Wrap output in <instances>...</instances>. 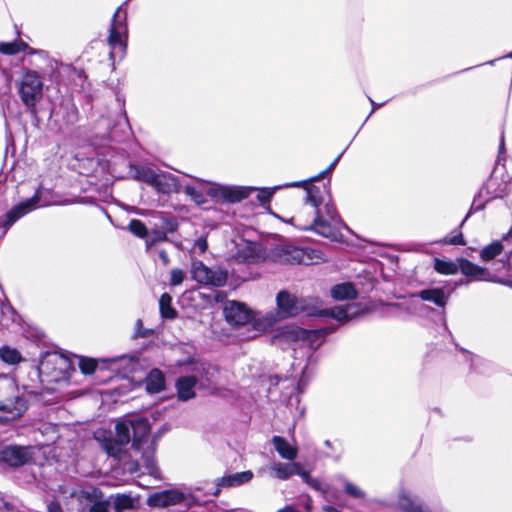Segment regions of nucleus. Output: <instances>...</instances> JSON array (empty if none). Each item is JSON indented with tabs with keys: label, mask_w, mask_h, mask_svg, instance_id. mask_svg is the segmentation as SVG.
I'll return each instance as SVG.
<instances>
[{
	"label": "nucleus",
	"mask_w": 512,
	"mask_h": 512,
	"mask_svg": "<svg viewBox=\"0 0 512 512\" xmlns=\"http://www.w3.org/2000/svg\"><path fill=\"white\" fill-rule=\"evenodd\" d=\"M301 182L306 190L305 202L295 215L288 219L281 218L282 221L302 231H313L332 241L340 240L343 223L326 185L318 187L307 181Z\"/></svg>",
	"instance_id": "nucleus-1"
},
{
	"label": "nucleus",
	"mask_w": 512,
	"mask_h": 512,
	"mask_svg": "<svg viewBox=\"0 0 512 512\" xmlns=\"http://www.w3.org/2000/svg\"><path fill=\"white\" fill-rule=\"evenodd\" d=\"M150 431V425L145 418L119 421L115 425V436L112 432L99 429L94 433V439L101 448L110 456L118 457L132 440V447L140 450Z\"/></svg>",
	"instance_id": "nucleus-2"
},
{
	"label": "nucleus",
	"mask_w": 512,
	"mask_h": 512,
	"mask_svg": "<svg viewBox=\"0 0 512 512\" xmlns=\"http://www.w3.org/2000/svg\"><path fill=\"white\" fill-rule=\"evenodd\" d=\"M252 186H231L195 178L194 184H187L184 192L197 205L206 203V196L217 202L237 203L250 196Z\"/></svg>",
	"instance_id": "nucleus-3"
},
{
	"label": "nucleus",
	"mask_w": 512,
	"mask_h": 512,
	"mask_svg": "<svg viewBox=\"0 0 512 512\" xmlns=\"http://www.w3.org/2000/svg\"><path fill=\"white\" fill-rule=\"evenodd\" d=\"M276 311H270L255 319L258 332L272 327L276 322L294 317L307 310L306 300L298 298L287 290H281L276 296Z\"/></svg>",
	"instance_id": "nucleus-4"
},
{
	"label": "nucleus",
	"mask_w": 512,
	"mask_h": 512,
	"mask_svg": "<svg viewBox=\"0 0 512 512\" xmlns=\"http://www.w3.org/2000/svg\"><path fill=\"white\" fill-rule=\"evenodd\" d=\"M130 173L133 179L146 183L157 193L169 195L181 190L178 178L169 172L154 170L146 165H131Z\"/></svg>",
	"instance_id": "nucleus-5"
},
{
	"label": "nucleus",
	"mask_w": 512,
	"mask_h": 512,
	"mask_svg": "<svg viewBox=\"0 0 512 512\" xmlns=\"http://www.w3.org/2000/svg\"><path fill=\"white\" fill-rule=\"evenodd\" d=\"M269 257L281 264L312 265L325 260L319 250L309 247L301 248L290 244L276 245L271 250Z\"/></svg>",
	"instance_id": "nucleus-6"
},
{
	"label": "nucleus",
	"mask_w": 512,
	"mask_h": 512,
	"mask_svg": "<svg viewBox=\"0 0 512 512\" xmlns=\"http://www.w3.org/2000/svg\"><path fill=\"white\" fill-rule=\"evenodd\" d=\"M16 86L22 103L30 112L35 113L36 104L43 97L44 83L40 74L33 70H26Z\"/></svg>",
	"instance_id": "nucleus-7"
},
{
	"label": "nucleus",
	"mask_w": 512,
	"mask_h": 512,
	"mask_svg": "<svg viewBox=\"0 0 512 512\" xmlns=\"http://www.w3.org/2000/svg\"><path fill=\"white\" fill-rule=\"evenodd\" d=\"M126 18V11L122 6H119L113 15L110 34L108 37V44L110 47L109 56L113 61L115 59L121 60L126 53L128 32Z\"/></svg>",
	"instance_id": "nucleus-8"
},
{
	"label": "nucleus",
	"mask_w": 512,
	"mask_h": 512,
	"mask_svg": "<svg viewBox=\"0 0 512 512\" xmlns=\"http://www.w3.org/2000/svg\"><path fill=\"white\" fill-rule=\"evenodd\" d=\"M39 369L54 381L69 377L72 368L70 359L59 352H47L41 360Z\"/></svg>",
	"instance_id": "nucleus-9"
},
{
	"label": "nucleus",
	"mask_w": 512,
	"mask_h": 512,
	"mask_svg": "<svg viewBox=\"0 0 512 512\" xmlns=\"http://www.w3.org/2000/svg\"><path fill=\"white\" fill-rule=\"evenodd\" d=\"M192 278L200 284L222 287L226 284L228 273L220 267L210 268L202 261L192 259L191 262Z\"/></svg>",
	"instance_id": "nucleus-10"
},
{
	"label": "nucleus",
	"mask_w": 512,
	"mask_h": 512,
	"mask_svg": "<svg viewBox=\"0 0 512 512\" xmlns=\"http://www.w3.org/2000/svg\"><path fill=\"white\" fill-rule=\"evenodd\" d=\"M147 503L151 507H168L180 503L188 506L195 504V498L177 489L163 490L149 496Z\"/></svg>",
	"instance_id": "nucleus-11"
},
{
	"label": "nucleus",
	"mask_w": 512,
	"mask_h": 512,
	"mask_svg": "<svg viewBox=\"0 0 512 512\" xmlns=\"http://www.w3.org/2000/svg\"><path fill=\"white\" fill-rule=\"evenodd\" d=\"M40 191L37 190L34 196L19 203L10 209L0 218V228H3L1 236L5 235L7 230L20 218L33 211L40 203Z\"/></svg>",
	"instance_id": "nucleus-12"
},
{
	"label": "nucleus",
	"mask_w": 512,
	"mask_h": 512,
	"mask_svg": "<svg viewBox=\"0 0 512 512\" xmlns=\"http://www.w3.org/2000/svg\"><path fill=\"white\" fill-rule=\"evenodd\" d=\"M195 371L197 372L196 374L182 376L176 382L178 398L181 401H187L195 397L194 388L198 382H210L208 377L209 371L205 370L203 364L196 368Z\"/></svg>",
	"instance_id": "nucleus-13"
},
{
	"label": "nucleus",
	"mask_w": 512,
	"mask_h": 512,
	"mask_svg": "<svg viewBox=\"0 0 512 512\" xmlns=\"http://www.w3.org/2000/svg\"><path fill=\"white\" fill-rule=\"evenodd\" d=\"M235 248L236 251L232 255V259L236 263L255 264L265 259L262 246L258 243L241 239L235 243Z\"/></svg>",
	"instance_id": "nucleus-14"
},
{
	"label": "nucleus",
	"mask_w": 512,
	"mask_h": 512,
	"mask_svg": "<svg viewBox=\"0 0 512 512\" xmlns=\"http://www.w3.org/2000/svg\"><path fill=\"white\" fill-rule=\"evenodd\" d=\"M224 315L227 322L235 326H241L252 322L253 327L257 330L255 319L261 317L263 314H253L245 304L230 301L224 308Z\"/></svg>",
	"instance_id": "nucleus-15"
},
{
	"label": "nucleus",
	"mask_w": 512,
	"mask_h": 512,
	"mask_svg": "<svg viewBox=\"0 0 512 512\" xmlns=\"http://www.w3.org/2000/svg\"><path fill=\"white\" fill-rule=\"evenodd\" d=\"M32 459L29 447L8 445L0 450V462L11 467H20Z\"/></svg>",
	"instance_id": "nucleus-16"
},
{
	"label": "nucleus",
	"mask_w": 512,
	"mask_h": 512,
	"mask_svg": "<svg viewBox=\"0 0 512 512\" xmlns=\"http://www.w3.org/2000/svg\"><path fill=\"white\" fill-rule=\"evenodd\" d=\"M329 332L330 329L328 328L321 330H305L298 327H286L283 332V337L293 342L303 341L308 343L312 348H317L321 342L314 344V340L319 339Z\"/></svg>",
	"instance_id": "nucleus-17"
},
{
	"label": "nucleus",
	"mask_w": 512,
	"mask_h": 512,
	"mask_svg": "<svg viewBox=\"0 0 512 512\" xmlns=\"http://www.w3.org/2000/svg\"><path fill=\"white\" fill-rule=\"evenodd\" d=\"M363 309L359 304L352 303L346 305H337L331 308L322 309L319 315L336 319L340 323H345L355 319L363 313Z\"/></svg>",
	"instance_id": "nucleus-18"
},
{
	"label": "nucleus",
	"mask_w": 512,
	"mask_h": 512,
	"mask_svg": "<svg viewBox=\"0 0 512 512\" xmlns=\"http://www.w3.org/2000/svg\"><path fill=\"white\" fill-rule=\"evenodd\" d=\"M27 410V404L23 397H14L0 401V422L6 423L13 421L24 414Z\"/></svg>",
	"instance_id": "nucleus-19"
},
{
	"label": "nucleus",
	"mask_w": 512,
	"mask_h": 512,
	"mask_svg": "<svg viewBox=\"0 0 512 512\" xmlns=\"http://www.w3.org/2000/svg\"><path fill=\"white\" fill-rule=\"evenodd\" d=\"M252 477L253 473L251 471H243L217 478L214 483L215 488L211 491H208V493L212 494L213 496H218L222 487L240 486L249 482Z\"/></svg>",
	"instance_id": "nucleus-20"
},
{
	"label": "nucleus",
	"mask_w": 512,
	"mask_h": 512,
	"mask_svg": "<svg viewBox=\"0 0 512 512\" xmlns=\"http://www.w3.org/2000/svg\"><path fill=\"white\" fill-rule=\"evenodd\" d=\"M459 270L462 274L473 280L478 281H492L490 274L481 266H478L467 259L459 260Z\"/></svg>",
	"instance_id": "nucleus-21"
},
{
	"label": "nucleus",
	"mask_w": 512,
	"mask_h": 512,
	"mask_svg": "<svg viewBox=\"0 0 512 512\" xmlns=\"http://www.w3.org/2000/svg\"><path fill=\"white\" fill-rule=\"evenodd\" d=\"M412 296L418 297L426 302H431L441 308L445 307L448 302V295L442 288L424 289L413 294Z\"/></svg>",
	"instance_id": "nucleus-22"
},
{
	"label": "nucleus",
	"mask_w": 512,
	"mask_h": 512,
	"mask_svg": "<svg viewBox=\"0 0 512 512\" xmlns=\"http://www.w3.org/2000/svg\"><path fill=\"white\" fill-rule=\"evenodd\" d=\"M299 463L292 462V463H283V462H273L269 466V470L271 471V476L286 480L292 475L296 474L298 472Z\"/></svg>",
	"instance_id": "nucleus-23"
},
{
	"label": "nucleus",
	"mask_w": 512,
	"mask_h": 512,
	"mask_svg": "<svg viewBox=\"0 0 512 512\" xmlns=\"http://www.w3.org/2000/svg\"><path fill=\"white\" fill-rule=\"evenodd\" d=\"M272 443L278 454L286 460L293 461L297 457V448L281 436H273Z\"/></svg>",
	"instance_id": "nucleus-24"
},
{
	"label": "nucleus",
	"mask_w": 512,
	"mask_h": 512,
	"mask_svg": "<svg viewBox=\"0 0 512 512\" xmlns=\"http://www.w3.org/2000/svg\"><path fill=\"white\" fill-rule=\"evenodd\" d=\"M145 384L148 393H159L165 388L164 374L159 369H152L146 377Z\"/></svg>",
	"instance_id": "nucleus-25"
},
{
	"label": "nucleus",
	"mask_w": 512,
	"mask_h": 512,
	"mask_svg": "<svg viewBox=\"0 0 512 512\" xmlns=\"http://www.w3.org/2000/svg\"><path fill=\"white\" fill-rule=\"evenodd\" d=\"M357 294L355 286L350 282L337 284L331 289V296L339 301L354 299Z\"/></svg>",
	"instance_id": "nucleus-26"
},
{
	"label": "nucleus",
	"mask_w": 512,
	"mask_h": 512,
	"mask_svg": "<svg viewBox=\"0 0 512 512\" xmlns=\"http://www.w3.org/2000/svg\"><path fill=\"white\" fill-rule=\"evenodd\" d=\"M302 182H292L287 183L281 186H275L273 188H262L257 189L256 187H253L254 189L251 190L250 194L253 191H258L257 199L262 205H266L271 201V198L273 197L274 193L278 189L287 188V187H301Z\"/></svg>",
	"instance_id": "nucleus-27"
},
{
	"label": "nucleus",
	"mask_w": 512,
	"mask_h": 512,
	"mask_svg": "<svg viewBox=\"0 0 512 512\" xmlns=\"http://www.w3.org/2000/svg\"><path fill=\"white\" fill-rule=\"evenodd\" d=\"M398 505L404 512H429L427 509L423 508L417 498L405 493L399 496Z\"/></svg>",
	"instance_id": "nucleus-28"
},
{
	"label": "nucleus",
	"mask_w": 512,
	"mask_h": 512,
	"mask_svg": "<svg viewBox=\"0 0 512 512\" xmlns=\"http://www.w3.org/2000/svg\"><path fill=\"white\" fill-rule=\"evenodd\" d=\"M504 250V245L501 241H494L491 244L485 246L481 252L480 257L483 261H490L496 256L500 255Z\"/></svg>",
	"instance_id": "nucleus-29"
},
{
	"label": "nucleus",
	"mask_w": 512,
	"mask_h": 512,
	"mask_svg": "<svg viewBox=\"0 0 512 512\" xmlns=\"http://www.w3.org/2000/svg\"><path fill=\"white\" fill-rule=\"evenodd\" d=\"M27 47L28 45L22 40L0 42V53L5 55H15L21 51L26 50Z\"/></svg>",
	"instance_id": "nucleus-30"
},
{
	"label": "nucleus",
	"mask_w": 512,
	"mask_h": 512,
	"mask_svg": "<svg viewBox=\"0 0 512 512\" xmlns=\"http://www.w3.org/2000/svg\"><path fill=\"white\" fill-rule=\"evenodd\" d=\"M434 269L444 275H454L459 270V265L454 263L453 261L435 259L434 260Z\"/></svg>",
	"instance_id": "nucleus-31"
},
{
	"label": "nucleus",
	"mask_w": 512,
	"mask_h": 512,
	"mask_svg": "<svg viewBox=\"0 0 512 512\" xmlns=\"http://www.w3.org/2000/svg\"><path fill=\"white\" fill-rule=\"evenodd\" d=\"M0 358L7 364H17L22 360L18 350L10 348L9 346H3L0 348Z\"/></svg>",
	"instance_id": "nucleus-32"
},
{
	"label": "nucleus",
	"mask_w": 512,
	"mask_h": 512,
	"mask_svg": "<svg viewBox=\"0 0 512 512\" xmlns=\"http://www.w3.org/2000/svg\"><path fill=\"white\" fill-rule=\"evenodd\" d=\"M172 298L169 294H162L159 300L160 312L162 317L173 319L176 316L175 310L171 306Z\"/></svg>",
	"instance_id": "nucleus-33"
},
{
	"label": "nucleus",
	"mask_w": 512,
	"mask_h": 512,
	"mask_svg": "<svg viewBox=\"0 0 512 512\" xmlns=\"http://www.w3.org/2000/svg\"><path fill=\"white\" fill-rule=\"evenodd\" d=\"M128 230L139 238H145L148 234L147 227L145 224L138 220V219H132L128 224Z\"/></svg>",
	"instance_id": "nucleus-34"
},
{
	"label": "nucleus",
	"mask_w": 512,
	"mask_h": 512,
	"mask_svg": "<svg viewBox=\"0 0 512 512\" xmlns=\"http://www.w3.org/2000/svg\"><path fill=\"white\" fill-rule=\"evenodd\" d=\"M133 499L127 495H118L114 500V508L116 512H123L126 509L133 508Z\"/></svg>",
	"instance_id": "nucleus-35"
},
{
	"label": "nucleus",
	"mask_w": 512,
	"mask_h": 512,
	"mask_svg": "<svg viewBox=\"0 0 512 512\" xmlns=\"http://www.w3.org/2000/svg\"><path fill=\"white\" fill-rule=\"evenodd\" d=\"M141 461L145 466L147 472L151 475L156 476L158 469L153 454L151 452L143 454L141 457Z\"/></svg>",
	"instance_id": "nucleus-36"
},
{
	"label": "nucleus",
	"mask_w": 512,
	"mask_h": 512,
	"mask_svg": "<svg viewBox=\"0 0 512 512\" xmlns=\"http://www.w3.org/2000/svg\"><path fill=\"white\" fill-rule=\"evenodd\" d=\"M344 488L345 492L353 498L361 499L365 497V492L348 480H344Z\"/></svg>",
	"instance_id": "nucleus-37"
},
{
	"label": "nucleus",
	"mask_w": 512,
	"mask_h": 512,
	"mask_svg": "<svg viewBox=\"0 0 512 512\" xmlns=\"http://www.w3.org/2000/svg\"><path fill=\"white\" fill-rule=\"evenodd\" d=\"M97 363L93 359L80 358L79 367L84 374H92L96 369Z\"/></svg>",
	"instance_id": "nucleus-38"
},
{
	"label": "nucleus",
	"mask_w": 512,
	"mask_h": 512,
	"mask_svg": "<svg viewBox=\"0 0 512 512\" xmlns=\"http://www.w3.org/2000/svg\"><path fill=\"white\" fill-rule=\"evenodd\" d=\"M186 277V274L183 270L174 268L170 272V285L178 286L180 285Z\"/></svg>",
	"instance_id": "nucleus-39"
},
{
	"label": "nucleus",
	"mask_w": 512,
	"mask_h": 512,
	"mask_svg": "<svg viewBox=\"0 0 512 512\" xmlns=\"http://www.w3.org/2000/svg\"><path fill=\"white\" fill-rule=\"evenodd\" d=\"M109 502L105 500L95 501L88 508V512H108L109 510Z\"/></svg>",
	"instance_id": "nucleus-40"
},
{
	"label": "nucleus",
	"mask_w": 512,
	"mask_h": 512,
	"mask_svg": "<svg viewBox=\"0 0 512 512\" xmlns=\"http://www.w3.org/2000/svg\"><path fill=\"white\" fill-rule=\"evenodd\" d=\"M341 156H342V154H340V155H339V156H338V157H337V158H336V159H335V160H334V161L329 165V167H328L326 170L322 171L319 175H317L316 177L311 178V179H310L309 181H307V182H308L309 184H311L310 182L320 180V179L324 178V177H325V175H327V174L331 173V172L334 170L335 166L337 165L338 161L340 160Z\"/></svg>",
	"instance_id": "nucleus-41"
},
{
	"label": "nucleus",
	"mask_w": 512,
	"mask_h": 512,
	"mask_svg": "<svg viewBox=\"0 0 512 512\" xmlns=\"http://www.w3.org/2000/svg\"><path fill=\"white\" fill-rule=\"evenodd\" d=\"M97 129L99 130V133L102 134V136H106L109 134L110 131V120L107 118H102L97 123Z\"/></svg>",
	"instance_id": "nucleus-42"
},
{
	"label": "nucleus",
	"mask_w": 512,
	"mask_h": 512,
	"mask_svg": "<svg viewBox=\"0 0 512 512\" xmlns=\"http://www.w3.org/2000/svg\"><path fill=\"white\" fill-rule=\"evenodd\" d=\"M194 250H198L199 253H204L208 248V243L205 237H199L194 242Z\"/></svg>",
	"instance_id": "nucleus-43"
},
{
	"label": "nucleus",
	"mask_w": 512,
	"mask_h": 512,
	"mask_svg": "<svg viewBox=\"0 0 512 512\" xmlns=\"http://www.w3.org/2000/svg\"><path fill=\"white\" fill-rule=\"evenodd\" d=\"M309 486H311L312 488L316 489V490H319V491H323L325 492V488L322 484V482L318 479H315V478H311V480H309V483H308Z\"/></svg>",
	"instance_id": "nucleus-44"
},
{
	"label": "nucleus",
	"mask_w": 512,
	"mask_h": 512,
	"mask_svg": "<svg viewBox=\"0 0 512 512\" xmlns=\"http://www.w3.org/2000/svg\"><path fill=\"white\" fill-rule=\"evenodd\" d=\"M449 243H450V244H453V245H464V244H465V241H464V238H463L462 233H458V234L454 235V236L449 240Z\"/></svg>",
	"instance_id": "nucleus-45"
},
{
	"label": "nucleus",
	"mask_w": 512,
	"mask_h": 512,
	"mask_svg": "<svg viewBox=\"0 0 512 512\" xmlns=\"http://www.w3.org/2000/svg\"><path fill=\"white\" fill-rule=\"evenodd\" d=\"M295 475H299L307 484L309 483V480H311V478H312L307 471H304L302 469L300 464H299L298 472H296Z\"/></svg>",
	"instance_id": "nucleus-46"
},
{
	"label": "nucleus",
	"mask_w": 512,
	"mask_h": 512,
	"mask_svg": "<svg viewBox=\"0 0 512 512\" xmlns=\"http://www.w3.org/2000/svg\"><path fill=\"white\" fill-rule=\"evenodd\" d=\"M47 511L48 512H63L60 504L58 502H54V501L49 503V505L47 506Z\"/></svg>",
	"instance_id": "nucleus-47"
},
{
	"label": "nucleus",
	"mask_w": 512,
	"mask_h": 512,
	"mask_svg": "<svg viewBox=\"0 0 512 512\" xmlns=\"http://www.w3.org/2000/svg\"><path fill=\"white\" fill-rule=\"evenodd\" d=\"M167 236L163 232H157L155 234V238L153 240H147V245H151L154 241H163L166 240Z\"/></svg>",
	"instance_id": "nucleus-48"
},
{
	"label": "nucleus",
	"mask_w": 512,
	"mask_h": 512,
	"mask_svg": "<svg viewBox=\"0 0 512 512\" xmlns=\"http://www.w3.org/2000/svg\"><path fill=\"white\" fill-rule=\"evenodd\" d=\"M142 326H143L142 320L138 319L136 321V328H137V331L135 334L136 337H145L146 336V333L141 332Z\"/></svg>",
	"instance_id": "nucleus-49"
},
{
	"label": "nucleus",
	"mask_w": 512,
	"mask_h": 512,
	"mask_svg": "<svg viewBox=\"0 0 512 512\" xmlns=\"http://www.w3.org/2000/svg\"><path fill=\"white\" fill-rule=\"evenodd\" d=\"M158 256L164 265H167L169 263V256L165 250H160L158 252Z\"/></svg>",
	"instance_id": "nucleus-50"
},
{
	"label": "nucleus",
	"mask_w": 512,
	"mask_h": 512,
	"mask_svg": "<svg viewBox=\"0 0 512 512\" xmlns=\"http://www.w3.org/2000/svg\"><path fill=\"white\" fill-rule=\"evenodd\" d=\"M512 260V250L511 251H508L506 254H505V258L504 260H502L503 262V265L506 267H509L510 266V262Z\"/></svg>",
	"instance_id": "nucleus-51"
},
{
	"label": "nucleus",
	"mask_w": 512,
	"mask_h": 512,
	"mask_svg": "<svg viewBox=\"0 0 512 512\" xmlns=\"http://www.w3.org/2000/svg\"><path fill=\"white\" fill-rule=\"evenodd\" d=\"M323 510H324L325 512H341L339 509H337V508H335V507H333V506H331V505H326V506H324V507H323Z\"/></svg>",
	"instance_id": "nucleus-52"
},
{
	"label": "nucleus",
	"mask_w": 512,
	"mask_h": 512,
	"mask_svg": "<svg viewBox=\"0 0 512 512\" xmlns=\"http://www.w3.org/2000/svg\"><path fill=\"white\" fill-rule=\"evenodd\" d=\"M369 101L372 104V111L370 113V115H371L377 108L381 107L382 104L375 103L370 97H369Z\"/></svg>",
	"instance_id": "nucleus-53"
},
{
	"label": "nucleus",
	"mask_w": 512,
	"mask_h": 512,
	"mask_svg": "<svg viewBox=\"0 0 512 512\" xmlns=\"http://www.w3.org/2000/svg\"><path fill=\"white\" fill-rule=\"evenodd\" d=\"M4 507L5 509L9 510L10 509V505L7 503V502H4L3 500H1V503H0V509Z\"/></svg>",
	"instance_id": "nucleus-54"
},
{
	"label": "nucleus",
	"mask_w": 512,
	"mask_h": 512,
	"mask_svg": "<svg viewBox=\"0 0 512 512\" xmlns=\"http://www.w3.org/2000/svg\"><path fill=\"white\" fill-rule=\"evenodd\" d=\"M497 282L502 283V284H505V285H507V286H509V287H512V282H511V281H502V280H498Z\"/></svg>",
	"instance_id": "nucleus-55"
},
{
	"label": "nucleus",
	"mask_w": 512,
	"mask_h": 512,
	"mask_svg": "<svg viewBox=\"0 0 512 512\" xmlns=\"http://www.w3.org/2000/svg\"><path fill=\"white\" fill-rule=\"evenodd\" d=\"M324 444H325V446H326V447H328L329 449H332V443H331V441L326 440V441L324 442Z\"/></svg>",
	"instance_id": "nucleus-56"
},
{
	"label": "nucleus",
	"mask_w": 512,
	"mask_h": 512,
	"mask_svg": "<svg viewBox=\"0 0 512 512\" xmlns=\"http://www.w3.org/2000/svg\"><path fill=\"white\" fill-rule=\"evenodd\" d=\"M504 149V138L502 137L501 138V143H500V152Z\"/></svg>",
	"instance_id": "nucleus-57"
}]
</instances>
